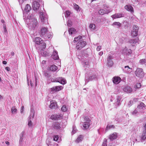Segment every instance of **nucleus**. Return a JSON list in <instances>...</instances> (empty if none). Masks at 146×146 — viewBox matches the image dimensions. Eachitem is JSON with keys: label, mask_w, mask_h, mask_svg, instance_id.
Wrapping results in <instances>:
<instances>
[{"label": "nucleus", "mask_w": 146, "mask_h": 146, "mask_svg": "<svg viewBox=\"0 0 146 146\" xmlns=\"http://www.w3.org/2000/svg\"><path fill=\"white\" fill-rule=\"evenodd\" d=\"M24 19L26 20L29 28L30 29H34L38 25L37 19L33 17L32 14L28 15V13H23Z\"/></svg>", "instance_id": "f257e3e1"}, {"label": "nucleus", "mask_w": 146, "mask_h": 146, "mask_svg": "<svg viewBox=\"0 0 146 146\" xmlns=\"http://www.w3.org/2000/svg\"><path fill=\"white\" fill-rule=\"evenodd\" d=\"M98 76L96 74L92 73L91 72H90L88 76H85V81L86 82L88 83L90 81H92L96 79H97Z\"/></svg>", "instance_id": "f03ea898"}, {"label": "nucleus", "mask_w": 146, "mask_h": 146, "mask_svg": "<svg viewBox=\"0 0 146 146\" xmlns=\"http://www.w3.org/2000/svg\"><path fill=\"white\" fill-rule=\"evenodd\" d=\"M84 122L83 124L84 129H88L89 127L91 122V121L90 118L88 117H86L84 118Z\"/></svg>", "instance_id": "7ed1b4c3"}, {"label": "nucleus", "mask_w": 146, "mask_h": 146, "mask_svg": "<svg viewBox=\"0 0 146 146\" xmlns=\"http://www.w3.org/2000/svg\"><path fill=\"white\" fill-rule=\"evenodd\" d=\"M139 28L136 25H134L133 27V30L131 32V35L132 36H137L138 34Z\"/></svg>", "instance_id": "20e7f679"}, {"label": "nucleus", "mask_w": 146, "mask_h": 146, "mask_svg": "<svg viewBox=\"0 0 146 146\" xmlns=\"http://www.w3.org/2000/svg\"><path fill=\"white\" fill-rule=\"evenodd\" d=\"M86 45V42L82 40H79L77 43L76 48L77 50H80Z\"/></svg>", "instance_id": "39448f33"}, {"label": "nucleus", "mask_w": 146, "mask_h": 146, "mask_svg": "<svg viewBox=\"0 0 146 146\" xmlns=\"http://www.w3.org/2000/svg\"><path fill=\"white\" fill-rule=\"evenodd\" d=\"M135 74L137 77L140 78L143 77L144 75L143 69L139 68L137 69Z\"/></svg>", "instance_id": "423d86ee"}, {"label": "nucleus", "mask_w": 146, "mask_h": 146, "mask_svg": "<svg viewBox=\"0 0 146 146\" xmlns=\"http://www.w3.org/2000/svg\"><path fill=\"white\" fill-rule=\"evenodd\" d=\"M51 81L52 82H58L62 84H64L66 83V80L62 77H58L55 79H52Z\"/></svg>", "instance_id": "0eeeda50"}, {"label": "nucleus", "mask_w": 146, "mask_h": 146, "mask_svg": "<svg viewBox=\"0 0 146 146\" xmlns=\"http://www.w3.org/2000/svg\"><path fill=\"white\" fill-rule=\"evenodd\" d=\"M113 59V57L110 55H109L107 58V65L108 67H111L113 66V63L112 60Z\"/></svg>", "instance_id": "6e6552de"}, {"label": "nucleus", "mask_w": 146, "mask_h": 146, "mask_svg": "<svg viewBox=\"0 0 146 146\" xmlns=\"http://www.w3.org/2000/svg\"><path fill=\"white\" fill-rule=\"evenodd\" d=\"M40 20L42 23H44L47 19V16L46 14L43 12H40Z\"/></svg>", "instance_id": "1a4fd4ad"}, {"label": "nucleus", "mask_w": 146, "mask_h": 146, "mask_svg": "<svg viewBox=\"0 0 146 146\" xmlns=\"http://www.w3.org/2000/svg\"><path fill=\"white\" fill-rule=\"evenodd\" d=\"M40 7V4L38 2L36 1H34L33 2L32 7L34 10H38Z\"/></svg>", "instance_id": "9d476101"}, {"label": "nucleus", "mask_w": 146, "mask_h": 146, "mask_svg": "<svg viewBox=\"0 0 146 146\" xmlns=\"http://www.w3.org/2000/svg\"><path fill=\"white\" fill-rule=\"evenodd\" d=\"M48 29L46 27L42 28L40 31V36L41 37H44L46 33L48 32Z\"/></svg>", "instance_id": "9b49d317"}, {"label": "nucleus", "mask_w": 146, "mask_h": 146, "mask_svg": "<svg viewBox=\"0 0 146 146\" xmlns=\"http://www.w3.org/2000/svg\"><path fill=\"white\" fill-rule=\"evenodd\" d=\"M121 79L119 76H115L112 78L113 83L115 84H118L121 81Z\"/></svg>", "instance_id": "f8f14e48"}, {"label": "nucleus", "mask_w": 146, "mask_h": 146, "mask_svg": "<svg viewBox=\"0 0 146 146\" xmlns=\"http://www.w3.org/2000/svg\"><path fill=\"white\" fill-rule=\"evenodd\" d=\"M50 109H55L58 108L56 102L55 101L52 100L50 102V104L49 106Z\"/></svg>", "instance_id": "ddd939ff"}, {"label": "nucleus", "mask_w": 146, "mask_h": 146, "mask_svg": "<svg viewBox=\"0 0 146 146\" xmlns=\"http://www.w3.org/2000/svg\"><path fill=\"white\" fill-rule=\"evenodd\" d=\"M122 53L125 55H129L132 52L131 50L130 49H128L125 47L122 50Z\"/></svg>", "instance_id": "4468645a"}, {"label": "nucleus", "mask_w": 146, "mask_h": 146, "mask_svg": "<svg viewBox=\"0 0 146 146\" xmlns=\"http://www.w3.org/2000/svg\"><path fill=\"white\" fill-rule=\"evenodd\" d=\"M51 56L55 60H57L59 58L58 52L55 50L53 49V52Z\"/></svg>", "instance_id": "2eb2a0df"}, {"label": "nucleus", "mask_w": 146, "mask_h": 146, "mask_svg": "<svg viewBox=\"0 0 146 146\" xmlns=\"http://www.w3.org/2000/svg\"><path fill=\"white\" fill-rule=\"evenodd\" d=\"M111 11L112 10H105L103 9H101L99 11L98 13L100 15H102L104 14L108 13Z\"/></svg>", "instance_id": "dca6fc26"}, {"label": "nucleus", "mask_w": 146, "mask_h": 146, "mask_svg": "<svg viewBox=\"0 0 146 146\" xmlns=\"http://www.w3.org/2000/svg\"><path fill=\"white\" fill-rule=\"evenodd\" d=\"M111 17L113 19H115L123 17V15L122 14L117 13L112 15Z\"/></svg>", "instance_id": "f3484780"}, {"label": "nucleus", "mask_w": 146, "mask_h": 146, "mask_svg": "<svg viewBox=\"0 0 146 146\" xmlns=\"http://www.w3.org/2000/svg\"><path fill=\"white\" fill-rule=\"evenodd\" d=\"M123 90L124 92L128 93L131 92L132 91V88L130 86H125L123 88Z\"/></svg>", "instance_id": "a211bd4d"}, {"label": "nucleus", "mask_w": 146, "mask_h": 146, "mask_svg": "<svg viewBox=\"0 0 146 146\" xmlns=\"http://www.w3.org/2000/svg\"><path fill=\"white\" fill-rule=\"evenodd\" d=\"M52 127L54 129H57L60 128V124L58 122H54L53 123Z\"/></svg>", "instance_id": "6ab92c4d"}, {"label": "nucleus", "mask_w": 146, "mask_h": 146, "mask_svg": "<svg viewBox=\"0 0 146 146\" xmlns=\"http://www.w3.org/2000/svg\"><path fill=\"white\" fill-rule=\"evenodd\" d=\"M117 137V134L116 133H113L110 135L109 138L111 140H113L116 139Z\"/></svg>", "instance_id": "aec40b11"}, {"label": "nucleus", "mask_w": 146, "mask_h": 146, "mask_svg": "<svg viewBox=\"0 0 146 146\" xmlns=\"http://www.w3.org/2000/svg\"><path fill=\"white\" fill-rule=\"evenodd\" d=\"M140 137L141 141H143L146 139V132L143 131L141 135L140 136Z\"/></svg>", "instance_id": "412c9836"}, {"label": "nucleus", "mask_w": 146, "mask_h": 146, "mask_svg": "<svg viewBox=\"0 0 146 146\" xmlns=\"http://www.w3.org/2000/svg\"><path fill=\"white\" fill-rule=\"evenodd\" d=\"M57 68H58L57 66L54 65H53L50 66V67H48V70L55 71L57 70Z\"/></svg>", "instance_id": "4be33fe9"}, {"label": "nucleus", "mask_w": 146, "mask_h": 146, "mask_svg": "<svg viewBox=\"0 0 146 146\" xmlns=\"http://www.w3.org/2000/svg\"><path fill=\"white\" fill-rule=\"evenodd\" d=\"M121 100V98L120 96H118L116 98V102H115V106L116 107H118L121 104L120 100Z\"/></svg>", "instance_id": "5701e85b"}, {"label": "nucleus", "mask_w": 146, "mask_h": 146, "mask_svg": "<svg viewBox=\"0 0 146 146\" xmlns=\"http://www.w3.org/2000/svg\"><path fill=\"white\" fill-rule=\"evenodd\" d=\"M35 115V112L34 111H32L30 115L29 116L28 119V121H32L33 118Z\"/></svg>", "instance_id": "b1692460"}, {"label": "nucleus", "mask_w": 146, "mask_h": 146, "mask_svg": "<svg viewBox=\"0 0 146 146\" xmlns=\"http://www.w3.org/2000/svg\"><path fill=\"white\" fill-rule=\"evenodd\" d=\"M41 54L44 56H48L50 55L46 51H44L43 49L41 50Z\"/></svg>", "instance_id": "393cba45"}, {"label": "nucleus", "mask_w": 146, "mask_h": 146, "mask_svg": "<svg viewBox=\"0 0 146 146\" xmlns=\"http://www.w3.org/2000/svg\"><path fill=\"white\" fill-rule=\"evenodd\" d=\"M138 40V39L135 38V39L130 40L129 42L133 46L134 44L136 43L137 42Z\"/></svg>", "instance_id": "a878e982"}, {"label": "nucleus", "mask_w": 146, "mask_h": 146, "mask_svg": "<svg viewBox=\"0 0 146 146\" xmlns=\"http://www.w3.org/2000/svg\"><path fill=\"white\" fill-rule=\"evenodd\" d=\"M39 47H42V49H44L46 48V43L44 42L43 40H41V42L39 44Z\"/></svg>", "instance_id": "bb28decb"}, {"label": "nucleus", "mask_w": 146, "mask_h": 146, "mask_svg": "<svg viewBox=\"0 0 146 146\" xmlns=\"http://www.w3.org/2000/svg\"><path fill=\"white\" fill-rule=\"evenodd\" d=\"M125 8L127 11L132 12L133 11V8L130 5H126L125 7Z\"/></svg>", "instance_id": "cd10ccee"}, {"label": "nucleus", "mask_w": 146, "mask_h": 146, "mask_svg": "<svg viewBox=\"0 0 146 146\" xmlns=\"http://www.w3.org/2000/svg\"><path fill=\"white\" fill-rule=\"evenodd\" d=\"M60 117V115L55 114L52 115L51 117V118L53 120H56L59 118Z\"/></svg>", "instance_id": "c85d7f7f"}, {"label": "nucleus", "mask_w": 146, "mask_h": 146, "mask_svg": "<svg viewBox=\"0 0 146 146\" xmlns=\"http://www.w3.org/2000/svg\"><path fill=\"white\" fill-rule=\"evenodd\" d=\"M68 32L70 34L72 35L73 34H74L76 32V30L73 28H71L68 30Z\"/></svg>", "instance_id": "c756f323"}, {"label": "nucleus", "mask_w": 146, "mask_h": 146, "mask_svg": "<svg viewBox=\"0 0 146 146\" xmlns=\"http://www.w3.org/2000/svg\"><path fill=\"white\" fill-rule=\"evenodd\" d=\"M131 68H130L128 66H125L124 70L127 73H129L131 71Z\"/></svg>", "instance_id": "7c9ffc66"}, {"label": "nucleus", "mask_w": 146, "mask_h": 146, "mask_svg": "<svg viewBox=\"0 0 146 146\" xmlns=\"http://www.w3.org/2000/svg\"><path fill=\"white\" fill-rule=\"evenodd\" d=\"M31 10V7L30 5L28 4H27L25 7L24 10L26 12H28L30 11Z\"/></svg>", "instance_id": "2f4dec72"}, {"label": "nucleus", "mask_w": 146, "mask_h": 146, "mask_svg": "<svg viewBox=\"0 0 146 146\" xmlns=\"http://www.w3.org/2000/svg\"><path fill=\"white\" fill-rule=\"evenodd\" d=\"M41 40H42L39 37H36L35 39V42L37 44H39L41 42Z\"/></svg>", "instance_id": "473e14b6"}, {"label": "nucleus", "mask_w": 146, "mask_h": 146, "mask_svg": "<svg viewBox=\"0 0 146 146\" xmlns=\"http://www.w3.org/2000/svg\"><path fill=\"white\" fill-rule=\"evenodd\" d=\"M83 139V136L82 135H80L77 138L75 142L77 143H78L81 141Z\"/></svg>", "instance_id": "72a5a7b5"}, {"label": "nucleus", "mask_w": 146, "mask_h": 146, "mask_svg": "<svg viewBox=\"0 0 146 146\" xmlns=\"http://www.w3.org/2000/svg\"><path fill=\"white\" fill-rule=\"evenodd\" d=\"M121 25V24L119 22H115L112 24V26H117V28H119Z\"/></svg>", "instance_id": "f704fd0d"}, {"label": "nucleus", "mask_w": 146, "mask_h": 146, "mask_svg": "<svg viewBox=\"0 0 146 146\" xmlns=\"http://www.w3.org/2000/svg\"><path fill=\"white\" fill-rule=\"evenodd\" d=\"M114 127L113 125H108L106 127V130L107 131L111 129L114 128Z\"/></svg>", "instance_id": "c9c22d12"}, {"label": "nucleus", "mask_w": 146, "mask_h": 146, "mask_svg": "<svg viewBox=\"0 0 146 146\" xmlns=\"http://www.w3.org/2000/svg\"><path fill=\"white\" fill-rule=\"evenodd\" d=\"M11 112L13 114H16L17 113V109L15 106H13L11 108Z\"/></svg>", "instance_id": "e433bc0d"}, {"label": "nucleus", "mask_w": 146, "mask_h": 146, "mask_svg": "<svg viewBox=\"0 0 146 146\" xmlns=\"http://www.w3.org/2000/svg\"><path fill=\"white\" fill-rule=\"evenodd\" d=\"M95 25L94 24H91L89 26V27L91 30H94L95 29Z\"/></svg>", "instance_id": "4c0bfd02"}, {"label": "nucleus", "mask_w": 146, "mask_h": 146, "mask_svg": "<svg viewBox=\"0 0 146 146\" xmlns=\"http://www.w3.org/2000/svg\"><path fill=\"white\" fill-rule=\"evenodd\" d=\"M145 105L143 103L141 102L140 103V104L138 106L137 108L139 109H142L145 107Z\"/></svg>", "instance_id": "58836bf2"}, {"label": "nucleus", "mask_w": 146, "mask_h": 146, "mask_svg": "<svg viewBox=\"0 0 146 146\" xmlns=\"http://www.w3.org/2000/svg\"><path fill=\"white\" fill-rule=\"evenodd\" d=\"M84 66L86 68H89V63L88 62H84L83 64Z\"/></svg>", "instance_id": "ea45409f"}, {"label": "nucleus", "mask_w": 146, "mask_h": 146, "mask_svg": "<svg viewBox=\"0 0 146 146\" xmlns=\"http://www.w3.org/2000/svg\"><path fill=\"white\" fill-rule=\"evenodd\" d=\"M3 27L4 29V33L5 35H7V31L6 29V25L5 24L3 25Z\"/></svg>", "instance_id": "a19ab883"}, {"label": "nucleus", "mask_w": 146, "mask_h": 146, "mask_svg": "<svg viewBox=\"0 0 146 146\" xmlns=\"http://www.w3.org/2000/svg\"><path fill=\"white\" fill-rule=\"evenodd\" d=\"M55 87L56 88V92L61 90L63 88V87L61 86H55Z\"/></svg>", "instance_id": "79ce46f5"}, {"label": "nucleus", "mask_w": 146, "mask_h": 146, "mask_svg": "<svg viewBox=\"0 0 146 146\" xmlns=\"http://www.w3.org/2000/svg\"><path fill=\"white\" fill-rule=\"evenodd\" d=\"M139 62L142 64H146V60L145 59H142L140 60Z\"/></svg>", "instance_id": "37998d69"}, {"label": "nucleus", "mask_w": 146, "mask_h": 146, "mask_svg": "<svg viewBox=\"0 0 146 146\" xmlns=\"http://www.w3.org/2000/svg\"><path fill=\"white\" fill-rule=\"evenodd\" d=\"M82 38V36H79L75 38L74 40V42L75 43L78 41V40L81 39Z\"/></svg>", "instance_id": "c03bdc74"}, {"label": "nucleus", "mask_w": 146, "mask_h": 146, "mask_svg": "<svg viewBox=\"0 0 146 146\" xmlns=\"http://www.w3.org/2000/svg\"><path fill=\"white\" fill-rule=\"evenodd\" d=\"M61 110L63 111H66L67 110V108L66 106L64 105L61 108Z\"/></svg>", "instance_id": "a18cd8bd"}, {"label": "nucleus", "mask_w": 146, "mask_h": 146, "mask_svg": "<svg viewBox=\"0 0 146 146\" xmlns=\"http://www.w3.org/2000/svg\"><path fill=\"white\" fill-rule=\"evenodd\" d=\"M56 92V88L55 86L50 88V92L51 93H53L54 92Z\"/></svg>", "instance_id": "49530a36"}, {"label": "nucleus", "mask_w": 146, "mask_h": 146, "mask_svg": "<svg viewBox=\"0 0 146 146\" xmlns=\"http://www.w3.org/2000/svg\"><path fill=\"white\" fill-rule=\"evenodd\" d=\"M24 135V132L23 131L21 133V135L20 137V139L19 140V142L20 143L21 142H22L23 139V137Z\"/></svg>", "instance_id": "de8ad7c7"}, {"label": "nucleus", "mask_w": 146, "mask_h": 146, "mask_svg": "<svg viewBox=\"0 0 146 146\" xmlns=\"http://www.w3.org/2000/svg\"><path fill=\"white\" fill-rule=\"evenodd\" d=\"M72 22L70 20H69L67 23V25L68 26L71 27L72 25Z\"/></svg>", "instance_id": "09e8293b"}, {"label": "nucleus", "mask_w": 146, "mask_h": 146, "mask_svg": "<svg viewBox=\"0 0 146 146\" xmlns=\"http://www.w3.org/2000/svg\"><path fill=\"white\" fill-rule=\"evenodd\" d=\"M53 140L54 141H56L58 142L59 141V140H58V135H55L54 137Z\"/></svg>", "instance_id": "8fccbe9b"}, {"label": "nucleus", "mask_w": 146, "mask_h": 146, "mask_svg": "<svg viewBox=\"0 0 146 146\" xmlns=\"http://www.w3.org/2000/svg\"><path fill=\"white\" fill-rule=\"evenodd\" d=\"M70 12L69 11H66L65 13V16L66 17H67L70 15Z\"/></svg>", "instance_id": "3c124183"}, {"label": "nucleus", "mask_w": 146, "mask_h": 146, "mask_svg": "<svg viewBox=\"0 0 146 146\" xmlns=\"http://www.w3.org/2000/svg\"><path fill=\"white\" fill-rule=\"evenodd\" d=\"M74 8L76 10L78 11L79 8V7L76 4H74Z\"/></svg>", "instance_id": "603ef678"}, {"label": "nucleus", "mask_w": 146, "mask_h": 146, "mask_svg": "<svg viewBox=\"0 0 146 146\" xmlns=\"http://www.w3.org/2000/svg\"><path fill=\"white\" fill-rule=\"evenodd\" d=\"M73 130L72 131V133L73 134H74L76 132V127L74 126H73Z\"/></svg>", "instance_id": "864d4df0"}, {"label": "nucleus", "mask_w": 146, "mask_h": 146, "mask_svg": "<svg viewBox=\"0 0 146 146\" xmlns=\"http://www.w3.org/2000/svg\"><path fill=\"white\" fill-rule=\"evenodd\" d=\"M141 84L140 83H137L136 84V85L135 86V88H139L141 87Z\"/></svg>", "instance_id": "5fc2aeb1"}, {"label": "nucleus", "mask_w": 146, "mask_h": 146, "mask_svg": "<svg viewBox=\"0 0 146 146\" xmlns=\"http://www.w3.org/2000/svg\"><path fill=\"white\" fill-rule=\"evenodd\" d=\"M28 125L29 127H31L33 125V123L32 121H28Z\"/></svg>", "instance_id": "6e6d98bb"}, {"label": "nucleus", "mask_w": 146, "mask_h": 146, "mask_svg": "<svg viewBox=\"0 0 146 146\" xmlns=\"http://www.w3.org/2000/svg\"><path fill=\"white\" fill-rule=\"evenodd\" d=\"M137 111L136 109H135L132 112V114L133 115H135L137 114Z\"/></svg>", "instance_id": "4d7b16f0"}, {"label": "nucleus", "mask_w": 146, "mask_h": 146, "mask_svg": "<svg viewBox=\"0 0 146 146\" xmlns=\"http://www.w3.org/2000/svg\"><path fill=\"white\" fill-rule=\"evenodd\" d=\"M44 76L47 77H48L50 76L48 73L46 72H44Z\"/></svg>", "instance_id": "13d9d810"}, {"label": "nucleus", "mask_w": 146, "mask_h": 146, "mask_svg": "<svg viewBox=\"0 0 146 146\" xmlns=\"http://www.w3.org/2000/svg\"><path fill=\"white\" fill-rule=\"evenodd\" d=\"M143 131L146 132V123H145L143 126Z\"/></svg>", "instance_id": "bf43d9fd"}, {"label": "nucleus", "mask_w": 146, "mask_h": 146, "mask_svg": "<svg viewBox=\"0 0 146 146\" xmlns=\"http://www.w3.org/2000/svg\"><path fill=\"white\" fill-rule=\"evenodd\" d=\"M101 48V46H98L96 48V50L97 51H99L100 50Z\"/></svg>", "instance_id": "052dcab7"}, {"label": "nucleus", "mask_w": 146, "mask_h": 146, "mask_svg": "<svg viewBox=\"0 0 146 146\" xmlns=\"http://www.w3.org/2000/svg\"><path fill=\"white\" fill-rule=\"evenodd\" d=\"M23 109H24V106H23L21 107V110H20V112H21V113H22L23 112V111H24Z\"/></svg>", "instance_id": "680f3d73"}, {"label": "nucleus", "mask_w": 146, "mask_h": 146, "mask_svg": "<svg viewBox=\"0 0 146 146\" xmlns=\"http://www.w3.org/2000/svg\"><path fill=\"white\" fill-rule=\"evenodd\" d=\"M52 33H48V34L47 36V37H48V38H51L52 37Z\"/></svg>", "instance_id": "e2e57ef3"}, {"label": "nucleus", "mask_w": 146, "mask_h": 146, "mask_svg": "<svg viewBox=\"0 0 146 146\" xmlns=\"http://www.w3.org/2000/svg\"><path fill=\"white\" fill-rule=\"evenodd\" d=\"M106 141H105L103 142L102 146H107V144H106Z\"/></svg>", "instance_id": "0e129e2a"}, {"label": "nucleus", "mask_w": 146, "mask_h": 146, "mask_svg": "<svg viewBox=\"0 0 146 146\" xmlns=\"http://www.w3.org/2000/svg\"><path fill=\"white\" fill-rule=\"evenodd\" d=\"M5 69L7 71H9L10 70V68L8 67H5Z\"/></svg>", "instance_id": "69168bd1"}, {"label": "nucleus", "mask_w": 146, "mask_h": 146, "mask_svg": "<svg viewBox=\"0 0 146 146\" xmlns=\"http://www.w3.org/2000/svg\"><path fill=\"white\" fill-rule=\"evenodd\" d=\"M109 7L107 5H104V8L105 9H106V8H108Z\"/></svg>", "instance_id": "338daca9"}, {"label": "nucleus", "mask_w": 146, "mask_h": 146, "mask_svg": "<svg viewBox=\"0 0 146 146\" xmlns=\"http://www.w3.org/2000/svg\"><path fill=\"white\" fill-rule=\"evenodd\" d=\"M103 53L102 51H101L99 53V54L100 56H102L103 54Z\"/></svg>", "instance_id": "774afa93"}]
</instances>
